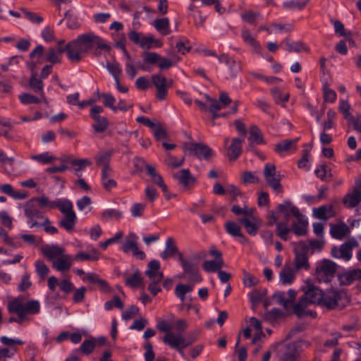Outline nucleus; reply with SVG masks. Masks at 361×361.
I'll return each instance as SVG.
<instances>
[{
  "label": "nucleus",
  "mask_w": 361,
  "mask_h": 361,
  "mask_svg": "<svg viewBox=\"0 0 361 361\" xmlns=\"http://www.w3.org/2000/svg\"><path fill=\"white\" fill-rule=\"evenodd\" d=\"M97 36L93 33L81 35L68 43L67 58L72 63L80 62L83 57L93 48V42Z\"/></svg>",
  "instance_id": "nucleus-1"
},
{
  "label": "nucleus",
  "mask_w": 361,
  "mask_h": 361,
  "mask_svg": "<svg viewBox=\"0 0 361 361\" xmlns=\"http://www.w3.org/2000/svg\"><path fill=\"white\" fill-rule=\"evenodd\" d=\"M42 199H47V197L44 196L33 197L24 205L25 215L27 219V224H30V228L42 227L41 224L37 222V219H44L41 209L48 207V205L42 204L41 200Z\"/></svg>",
  "instance_id": "nucleus-2"
},
{
  "label": "nucleus",
  "mask_w": 361,
  "mask_h": 361,
  "mask_svg": "<svg viewBox=\"0 0 361 361\" xmlns=\"http://www.w3.org/2000/svg\"><path fill=\"white\" fill-rule=\"evenodd\" d=\"M321 306L328 310L343 309L347 306L350 300L344 291L336 289H328L323 292Z\"/></svg>",
  "instance_id": "nucleus-3"
},
{
  "label": "nucleus",
  "mask_w": 361,
  "mask_h": 361,
  "mask_svg": "<svg viewBox=\"0 0 361 361\" xmlns=\"http://www.w3.org/2000/svg\"><path fill=\"white\" fill-rule=\"evenodd\" d=\"M337 264L333 261L324 259L316 267L314 276L319 283H329L334 278Z\"/></svg>",
  "instance_id": "nucleus-4"
},
{
  "label": "nucleus",
  "mask_w": 361,
  "mask_h": 361,
  "mask_svg": "<svg viewBox=\"0 0 361 361\" xmlns=\"http://www.w3.org/2000/svg\"><path fill=\"white\" fill-rule=\"evenodd\" d=\"M293 252L294 269L298 271L301 269L309 270L310 268L307 253L310 250L309 245L304 241L294 243Z\"/></svg>",
  "instance_id": "nucleus-5"
},
{
  "label": "nucleus",
  "mask_w": 361,
  "mask_h": 361,
  "mask_svg": "<svg viewBox=\"0 0 361 361\" xmlns=\"http://www.w3.org/2000/svg\"><path fill=\"white\" fill-rule=\"evenodd\" d=\"M263 175L267 184L276 193L283 192V186L281 180L283 178L279 172H276V166L274 164L267 163L264 165Z\"/></svg>",
  "instance_id": "nucleus-6"
},
{
  "label": "nucleus",
  "mask_w": 361,
  "mask_h": 361,
  "mask_svg": "<svg viewBox=\"0 0 361 361\" xmlns=\"http://www.w3.org/2000/svg\"><path fill=\"white\" fill-rule=\"evenodd\" d=\"M183 150L185 154L194 155L199 159L203 158L206 160L210 159L214 155L213 150L202 142H186L183 146Z\"/></svg>",
  "instance_id": "nucleus-7"
},
{
  "label": "nucleus",
  "mask_w": 361,
  "mask_h": 361,
  "mask_svg": "<svg viewBox=\"0 0 361 361\" xmlns=\"http://www.w3.org/2000/svg\"><path fill=\"white\" fill-rule=\"evenodd\" d=\"M300 344L291 342L281 347L277 353L279 361H297L300 357Z\"/></svg>",
  "instance_id": "nucleus-8"
},
{
  "label": "nucleus",
  "mask_w": 361,
  "mask_h": 361,
  "mask_svg": "<svg viewBox=\"0 0 361 361\" xmlns=\"http://www.w3.org/2000/svg\"><path fill=\"white\" fill-rule=\"evenodd\" d=\"M357 241L354 238H350L339 247H333L331 251V256L334 258H341L345 261H349L352 258V250L358 247Z\"/></svg>",
  "instance_id": "nucleus-9"
},
{
  "label": "nucleus",
  "mask_w": 361,
  "mask_h": 361,
  "mask_svg": "<svg viewBox=\"0 0 361 361\" xmlns=\"http://www.w3.org/2000/svg\"><path fill=\"white\" fill-rule=\"evenodd\" d=\"M304 294L302 298L309 305L314 304L321 306L323 292L320 288L313 284L307 282L306 287L303 288Z\"/></svg>",
  "instance_id": "nucleus-10"
},
{
  "label": "nucleus",
  "mask_w": 361,
  "mask_h": 361,
  "mask_svg": "<svg viewBox=\"0 0 361 361\" xmlns=\"http://www.w3.org/2000/svg\"><path fill=\"white\" fill-rule=\"evenodd\" d=\"M152 82L157 89V98L164 100L168 93L166 78L161 74H154L152 75Z\"/></svg>",
  "instance_id": "nucleus-11"
},
{
  "label": "nucleus",
  "mask_w": 361,
  "mask_h": 361,
  "mask_svg": "<svg viewBox=\"0 0 361 361\" xmlns=\"http://www.w3.org/2000/svg\"><path fill=\"white\" fill-rule=\"evenodd\" d=\"M41 201L42 205H48L49 209L58 208L63 214L75 212L72 202L67 199L49 201L47 197V199H42Z\"/></svg>",
  "instance_id": "nucleus-12"
},
{
  "label": "nucleus",
  "mask_w": 361,
  "mask_h": 361,
  "mask_svg": "<svg viewBox=\"0 0 361 361\" xmlns=\"http://www.w3.org/2000/svg\"><path fill=\"white\" fill-rule=\"evenodd\" d=\"M183 272L180 277L184 278L186 276L190 282L193 283H199L202 281V276L199 274V269L197 264L190 261L182 267Z\"/></svg>",
  "instance_id": "nucleus-13"
},
{
  "label": "nucleus",
  "mask_w": 361,
  "mask_h": 361,
  "mask_svg": "<svg viewBox=\"0 0 361 361\" xmlns=\"http://www.w3.org/2000/svg\"><path fill=\"white\" fill-rule=\"evenodd\" d=\"M196 338H186L183 335H180L173 341H166V345H169L172 349H175L183 357H185L183 349L190 345L196 341Z\"/></svg>",
  "instance_id": "nucleus-14"
},
{
  "label": "nucleus",
  "mask_w": 361,
  "mask_h": 361,
  "mask_svg": "<svg viewBox=\"0 0 361 361\" xmlns=\"http://www.w3.org/2000/svg\"><path fill=\"white\" fill-rule=\"evenodd\" d=\"M172 177L178 181V184L183 185L185 189L190 188L196 182V178L192 176L190 170L188 169H184L173 173Z\"/></svg>",
  "instance_id": "nucleus-15"
},
{
  "label": "nucleus",
  "mask_w": 361,
  "mask_h": 361,
  "mask_svg": "<svg viewBox=\"0 0 361 361\" xmlns=\"http://www.w3.org/2000/svg\"><path fill=\"white\" fill-rule=\"evenodd\" d=\"M14 305L18 307L26 315L27 314H36L39 312L40 304L37 300H31L23 304L22 300L19 298H15L11 301Z\"/></svg>",
  "instance_id": "nucleus-16"
},
{
  "label": "nucleus",
  "mask_w": 361,
  "mask_h": 361,
  "mask_svg": "<svg viewBox=\"0 0 361 361\" xmlns=\"http://www.w3.org/2000/svg\"><path fill=\"white\" fill-rule=\"evenodd\" d=\"M361 202V180H357L352 193H348L343 199V203L350 208L356 207Z\"/></svg>",
  "instance_id": "nucleus-17"
},
{
  "label": "nucleus",
  "mask_w": 361,
  "mask_h": 361,
  "mask_svg": "<svg viewBox=\"0 0 361 361\" xmlns=\"http://www.w3.org/2000/svg\"><path fill=\"white\" fill-rule=\"evenodd\" d=\"M277 212L281 214L286 220H288L292 216L296 217L300 212L298 208L290 200H286L277 206Z\"/></svg>",
  "instance_id": "nucleus-18"
},
{
  "label": "nucleus",
  "mask_w": 361,
  "mask_h": 361,
  "mask_svg": "<svg viewBox=\"0 0 361 361\" xmlns=\"http://www.w3.org/2000/svg\"><path fill=\"white\" fill-rule=\"evenodd\" d=\"M341 286H348L355 281L361 280V269H355L345 271L338 276Z\"/></svg>",
  "instance_id": "nucleus-19"
},
{
  "label": "nucleus",
  "mask_w": 361,
  "mask_h": 361,
  "mask_svg": "<svg viewBox=\"0 0 361 361\" xmlns=\"http://www.w3.org/2000/svg\"><path fill=\"white\" fill-rule=\"evenodd\" d=\"M296 221L291 225V231L298 236L305 235L307 233L308 221L301 213L297 216Z\"/></svg>",
  "instance_id": "nucleus-20"
},
{
  "label": "nucleus",
  "mask_w": 361,
  "mask_h": 361,
  "mask_svg": "<svg viewBox=\"0 0 361 361\" xmlns=\"http://www.w3.org/2000/svg\"><path fill=\"white\" fill-rule=\"evenodd\" d=\"M157 328L160 332L165 334L164 336L162 338V341L165 344L166 341H173V339L181 335L180 334H175L174 333H173L171 331L173 328L172 324L165 320L159 322L157 324Z\"/></svg>",
  "instance_id": "nucleus-21"
},
{
  "label": "nucleus",
  "mask_w": 361,
  "mask_h": 361,
  "mask_svg": "<svg viewBox=\"0 0 361 361\" xmlns=\"http://www.w3.org/2000/svg\"><path fill=\"white\" fill-rule=\"evenodd\" d=\"M225 230L233 237L240 238V242L243 244H246L248 240L247 238L243 234L240 226L234 221H228L224 224Z\"/></svg>",
  "instance_id": "nucleus-22"
},
{
  "label": "nucleus",
  "mask_w": 361,
  "mask_h": 361,
  "mask_svg": "<svg viewBox=\"0 0 361 361\" xmlns=\"http://www.w3.org/2000/svg\"><path fill=\"white\" fill-rule=\"evenodd\" d=\"M244 141L243 137H234L228 147V159L231 161L236 160L242 153L241 144Z\"/></svg>",
  "instance_id": "nucleus-23"
},
{
  "label": "nucleus",
  "mask_w": 361,
  "mask_h": 361,
  "mask_svg": "<svg viewBox=\"0 0 361 361\" xmlns=\"http://www.w3.org/2000/svg\"><path fill=\"white\" fill-rule=\"evenodd\" d=\"M73 259L71 255L63 254L53 262V267L59 271H68L72 266Z\"/></svg>",
  "instance_id": "nucleus-24"
},
{
  "label": "nucleus",
  "mask_w": 361,
  "mask_h": 361,
  "mask_svg": "<svg viewBox=\"0 0 361 361\" xmlns=\"http://www.w3.org/2000/svg\"><path fill=\"white\" fill-rule=\"evenodd\" d=\"M82 280L87 281L92 283H97L102 292L110 293L112 290L108 283L105 280L100 279L94 273H88Z\"/></svg>",
  "instance_id": "nucleus-25"
},
{
  "label": "nucleus",
  "mask_w": 361,
  "mask_h": 361,
  "mask_svg": "<svg viewBox=\"0 0 361 361\" xmlns=\"http://www.w3.org/2000/svg\"><path fill=\"white\" fill-rule=\"evenodd\" d=\"M61 161L64 163L71 164L72 166H75L74 169L75 174L80 177L81 176L80 171L84 169L86 166H90L91 161L87 159H73L71 157L61 159Z\"/></svg>",
  "instance_id": "nucleus-26"
},
{
  "label": "nucleus",
  "mask_w": 361,
  "mask_h": 361,
  "mask_svg": "<svg viewBox=\"0 0 361 361\" xmlns=\"http://www.w3.org/2000/svg\"><path fill=\"white\" fill-rule=\"evenodd\" d=\"M297 271L290 264H285L281 269L279 277L283 284H290L295 279Z\"/></svg>",
  "instance_id": "nucleus-27"
},
{
  "label": "nucleus",
  "mask_w": 361,
  "mask_h": 361,
  "mask_svg": "<svg viewBox=\"0 0 361 361\" xmlns=\"http://www.w3.org/2000/svg\"><path fill=\"white\" fill-rule=\"evenodd\" d=\"M248 147L252 149L255 145L264 143L262 134L256 126H252L250 128V136L247 139Z\"/></svg>",
  "instance_id": "nucleus-28"
},
{
  "label": "nucleus",
  "mask_w": 361,
  "mask_h": 361,
  "mask_svg": "<svg viewBox=\"0 0 361 361\" xmlns=\"http://www.w3.org/2000/svg\"><path fill=\"white\" fill-rule=\"evenodd\" d=\"M77 221L78 218L75 212H69L68 214H63V217L59 221V225L64 228L66 231L70 232L73 230Z\"/></svg>",
  "instance_id": "nucleus-29"
},
{
  "label": "nucleus",
  "mask_w": 361,
  "mask_h": 361,
  "mask_svg": "<svg viewBox=\"0 0 361 361\" xmlns=\"http://www.w3.org/2000/svg\"><path fill=\"white\" fill-rule=\"evenodd\" d=\"M330 233L336 239H343L350 233V229L345 223L331 224Z\"/></svg>",
  "instance_id": "nucleus-30"
},
{
  "label": "nucleus",
  "mask_w": 361,
  "mask_h": 361,
  "mask_svg": "<svg viewBox=\"0 0 361 361\" xmlns=\"http://www.w3.org/2000/svg\"><path fill=\"white\" fill-rule=\"evenodd\" d=\"M42 252L44 257L51 260L62 255L64 253V249L56 245H46L42 248Z\"/></svg>",
  "instance_id": "nucleus-31"
},
{
  "label": "nucleus",
  "mask_w": 361,
  "mask_h": 361,
  "mask_svg": "<svg viewBox=\"0 0 361 361\" xmlns=\"http://www.w3.org/2000/svg\"><path fill=\"white\" fill-rule=\"evenodd\" d=\"M148 278L150 280V282L148 285V290L151 293V294L155 296L161 290L160 286H159V283L163 280L164 274L163 273H157L155 275L148 276Z\"/></svg>",
  "instance_id": "nucleus-32"
},
{
  "label": "nucleus",
  "mask_w": 361,
  "mask_h": 361,
  "mask_svg": "<svg viewBox=\"0 0 361 361\" xmlns=\"http://www.w3.org/2000/svg\"><path fill=\"white\" fill-rule=\"evenodd\" d=\"M281 44H284L286 46V50L288 52H297L300 53L302 51H309V48L302 42H292L290 39H285Z\"/></svg>",
  "instance_id": "nucleus-33"
},
{
  "label": "nucleus",
  "mask_w": 361,
  "mask_h": 361,
  "mask_svg": "<svg viewBox=\"0 0 361 361\" xmlns=\"http://www.w3.org/2000/svg\"><path fill=\"white\" fill-rule=\"evenodd\" d=\"M239 223L244 226L248 234L255 235L257 233L259 227V222L257 220L252 221L247 217H243L239 219Z\"/></svg>",
  "instance_id": "nucleus-34"
},
{
  "label": "nucleus",
  "mask_w": 361,
  "mask_h": 361,
  "mask_svg": "<svg viewBox=\"0 0 361 361\" xmlns=\"http://www.w3.org/2000/svg\"><path fill=\"white\" fill-rule=\"evenodd\" d=\"M153 25L155 29L163 35L171 33L170 23L168 18H157L154 20Z\"/></svg>",
  "instance_id": "nucleus-35"
},
{
  "label": "nucleus",
  "mask_w": 361,
  "mask_h": 361,
  "mask_svg": "<svg viewBox=\"0 0 361 361\" xmlns=\"http://www.w3.org/2000/svg\"><path fill=\"white\" fill-rule=\"evenodd\" d=\"M241 37L243 41L249 44L256 53H260L262 47L259 42L251 35L247 29H243Z\"/></svg>",
  "instance_id": "nucleus-36"
},
{
  "label": "nucleus",
  "mask_w": 361,
  "mask_h": 361,
  "mask_svg": "<svg viewBox=\"0 0 361 361\" xmlns=\"http://www.w3.org/2000/svg\"><path fill=\"white\" fill-rule=\"evenodd\" d=\"M298 138L294 140H285L275 145V152L281 154L283 152H288L291 149H296V143Z\"/></svg>",
  "instance_id": "nucleus-37"
},
{
  "label": "nucleus",
  "mask_w": 361,
  "mask_h": 361,
  "mask_svg": "<svg viewBox=\"0 0 361 361\" xmlns=\"http://www.w3.org/2000/svg\"><path fill=\"white\" fill-rule=\"evenodd\" d=\"M90 253L78 252L75 255L73 259L78 262L82 261H97L99 257V252L96 248L90 250Z\"/></svg>",
  "instance_id": "nucleus-38"
},
{
  "label": "nucleus",
  "mask_w": 361,
  "mask_h": 361,
  "mask_svg": "<svg viewBox=\"0 0 361 361\" xmlns=\"http://www.w3.org/2000/svg\"><path fill=\"white\" fill-rule=\"evenodd\" d=\"M224 265L223 259L219 260H207L202 264V269L208 273L216 272L221 269Z\"/></svg>",
  "instance_id": "nucleus-39"
},
{
  "label": "nucleus",
  "mask_w": 361,
  "mask_h": 361,
  "mask_svg": "<svg viewBox=\"0 0 361 361\" xmlns=\"http://www.w3.org/2000/svg\"><path fill=\"white\" fill-rule=\"evenodd\" d=\"M310 0H290L283 3V8L286 10H302Z\"/></svg>",
  "instance_id": "nucleus-40"
},
{
  "label": "nucleus",
  "mask_w": 361,
  "mask_h": 361,
  "mask_svg": "<svg viewBox=\"0 0 361 361\" xmlns=\"http://www.w3.org/2000/svg\"><path fill=\"white\" fill-rule=\"evenodd\" d=\"M122 216L123 212L121 210L116 209H108L101 214V219L105 222L110 220L118 221Z\"/></svg>",
  "instance_id": "nucleus-41"
},
{
  "label": "nucleus",
  "mask_w": 361,
  "mask_h": 361,
  "mask_svg": "<svg viewBox=\"0 0 361 361\" xmlns=\"http://www.w3.org/2000/svg\"><path fill=\"white\" fill-rule=\"evenodd\" d=\"M227 195L231 196V202H237L238 198L243 201L247 200L246 196L240 191V190L234 185H227Z\"/></svg>",
  "instance_id": "nucleus-42"
},
{
  "label": "nucleus",
  "mask_w": 361,
  "mask_h": 361,
  "mask_svg": "<svg viewBox=\"0 0 361 361\" xmlns=\"http://www.w3.org/2000/svg\"><path fill=\"white\" fill-rule=\"evenodd\" d=\"M314 216L319 219L326 220L334 215L331 206L324 205L314 209Z\"/></svg>",
  "instance_id": "nucleus-43"
},
{
  "label": "nucleus",
  "mask_w": 361,
  "mask_h": 361,
  "mask_svg": "<svg viewBox=\"0 0 361 361\" xmlns=\"http://www.w3.org/2000/svg\"><path fill=\"white\" fill-rule=\"evenodd\" d=\"M124 277L126 285L130 288L138 287L142 283V278L138 269H136L132 276H127L126 274H125Z\"/></svg>",
  "instance_id": "nucleus-44"
},
{
  "label": "nucleus",
  "mask_w": 361,
  "mask_h": 361,
  "mask_svg": "<svg viewBox=\"0 0 361 361\" xmlns=\"http://www.w3.org/2000/svg\"><path fill=\"white\" fill-rule=\"evenodd\" d=\"M94 123L92 125V128L97 133L104 132L109 126V122L106 118L101 116L91 117Z\"/></svg>",
  "instance_id": "nucleus-45"
},
{
  "label": "nucleus",
  "mask_w": 361,
  "mask_h": 361,
  "mask_svg": "<svg viewBox=\"0 0 361 361\" xmlns=\"http://www.w3.org/2000/svg\"><path fill=\"white\" fill-rule=\"evenodd\" d=\"M147 173L151 177L152 181L158 186H164L163 178L160 174L156 171V169L150 165L146 164L145 166Z\"/></svg>",
  "instance_id": "nucleus-46"
},
{
  "label": "nucleus",
  "mask_w": 361,
  "mask_h": 361,
  "mask_svg": "<svg viewBox=\"0 0 361 361\" xmlns=\"http://www.w3.org/2000/svg\"><path fill=\"white\" fill-rule=\"evenodd\" d=\"M176 252H178V248L174 243L173 239L172 238H169L166 240V249L160 255L161 258L166 259Z\"/></svg>",
  "instance_id": "nucleus-47"
},
{
  "label": "nucleus",
  "mask_w": 361,
  "mask_h": 361,
  "mask_svg": "<svg viewBox=\"0 0 361 361\" xmlns=\"http://www.w3.org/2000/svg\"><path fill=\"white\" fill-rule=\"evenodd\" d=\"M291 231L288 226L287 222H279L276 223V235L283 240H288V233Z\"/></svg>",
  "instance_id": "nucleus-48"
},
{
  "label": "nucleus",
  "mask_w": 361,
  "mask_h": 361,
  "mask_svg": "<svg viewBox=\"0 0 361 361\" xmlns=\"http://www.w3.org/2000/svg\"><path fill=\"white\" fill-rule=\"evenodd\" d=\"M42 79L41 77L38 78L37 74H32V76L30 77L29 80V85L30 87L35 92H43V87L44 83L42 82Z\"/></svg>",
  "instance_id": "nucleus-49"
},
{
  "label": "nucleus",
  "mask_w": 361,
  "mask_h": 361,
  "mask_svg": "<svg viewBox=\"0 0 361 361\" xmlns=\"http://www.w3.org/2000/svg\"><path fill=\"white\" fill-rule=\"evenodd\" d=\"M193 287L187 284H178L175 288V295L181 300L184 302L185 300V295L192 290Z\"/></svg>",
  "instance_id": "nucleus-50"
},
{
  "label": "nucleus",
  "mask_w": 361,
  "mask_h": 361,
  "mask_svg": "<svg viewBox=\"0 0 361 361\" xmlns=\"http://www.w3.org/2000/svg\"><path fill=\"white\" fill-rule=\"evenodd\" d=\"M66 18V25L71 30H75L80 27V24L78 22V17L74 15L71 11H68L65 13Z\"/></svg>",
  "instance_id": "nucleus-51"
},
{
  "label": "nucleus",
  "mask_w": 361,
  "mask_h": 361,
  "mask_svg": "<svg viewBox=\"0 0 361 361\" xmlns=\"http://www.w3.org/2000/svg\"><path fill=\"white\" fill-rule=\"evenodd\" d=\"M267 294L265 288H257L249 293L250 301L252 304H257L262 301Z\"/></svg>",
  "instance_id": "nucleus-52"
},
{
  "label": "nucleus",
  "mask_w": 361,
  "mask_h": 361,
  "mask_svg": "<svg viewBox=\"0 0 361 361\" xmlns=\"http://www.w3.org/2000/svg\"><path fill=\"white\" fill-rule=\"evenodd\" d=\"M137 236L135 233H130L128 236V240L123 244L121 250L125 253H128L134 248L137 244Z\"/></svg>",
  "instance_id": "nucleus-53"
},
{
  "label": "nucleus",
  "mask_w": 361,
  "mask_h": 361,
  "mask_svg": "<svg viewBox=\"0 0 361 361\" xmlns=\"http://www.w3.org/2000/svg\"><path fill=\"white\" fill-rule=\"evenodd\" d=\"M241 62L235 60L232 61L228 65V71L227 73V78L233 79L241 71Z\"/></svg>",
  "instance_id": "nucleus-54"
},
{
  "label": "nucleus",
  "mask_w": 361,
  "mask_h": 361,
  "mask_svg": "<svg viewBox=\"0 0 361 361\" xmlns=\"http://www.w3.org/2000/svg\"><path fill=\"white\" fill-rule=\"evenodd\" d=\"M62 56L54 48H49L46 54V60L51 64L60 63Z\"/></svg>",
  "instance_id": "nucleus-55"
},
{
  "label": "nucleus",
  "mask_w": 361,
  "mask_h": 361,
  "mask_svg": "<svg viewBox=\"0 0 361 361\" xmlns=\"http://www.w3.org/2000/svg\"><path fill=\"white\" fill-rule=\"evenodd\" d=\"M7 309L10 313H15L17 314L16 322L18 324H21L23 321L26 319V314L18 307H16L12 302H9L8 303Z\"/></svg>",
  "instance_id": "nucleus-56"
},
{
  "label": "nucleus",
  "mask_w": 361,
  "mask_h": 361,
  "mask_svg": "<svg viewBox=\"0 0 361 361\" xmlns=\"http://www.w3.org/2000/svg\"><path fill=\"white\" fill-rule=\"evenodd\" d=\"M31 158L44 164H50L56 159L55 157L51 155L50 153L48 152L39 154L33 155Z\"/></svg>",
  "instance_id": "nucleus-57"
},
{
  "label": "nucleus",
  "mask_w": 361,
  "mask_h": 361,
  "mask_svg": "<svg viewBox=\"0 0 361 361\" xmlns=\"http://www.w3.org/2000/svg\"><path fill=\"white\" fill-rule=\"evenodd\" d=\"M260 17L261 14L259 12H253L252 11H247L241 14L242 19L252 25H255L257 19Z\"/></svg>",
  "instance_id": "nucleus-58"
},
{
  "label": "nucleus",
  "mask_w": 361,
  "mask_h": 361,
  "mask_svg": "<svg viewBox=\"0 0 361 361\" xmlns=\"http://www.w3.org/2000/svg\"><path fill=\"white\" fill-rule=\"evenodd\" d=\"M160 269V263L157 259L151 260L147 264V269L145 271V274L147 276H151L152 275H155L157 273H163L159 271Z\"/></svg>",
  "instance_id": "nucleus-59"
},
{
  "label": "nucleus",
  "mask_w": 361,
  "mask_h": 361,
  "mask_svg": "<svg viewBox=\"0 0 361 361\" xmlns=\"http://www.w3.org/2000/svg\"><path fill=\"white\" fill-rule=\"evenodd\" d=\"M35 269L37 275L42 279H44L49 274V269L44 264V262L42 260L36 261L35 264Z\"/></svg>",
  "instance_id": "nucleus-60"
},
{
  "label": "nucleus",
  "mask_w": 361,
  "mask_h": 361,
  "mask_svg": "<svg viewBox=\"0 0 361 361\" xmlns=\"http://www.w3.org/2000/svg\"><path fill=\"white\" fill-rule=\"evenodd\" d=\"M95 346V339L91 338L83 341L80 347V350L82 353L89 355L93 351Z\"/></svg>",
  "instance_id": "nucleus-61"
},
{
  "label": "nucleus",
  "mask_w": 361,
  "mask_h": 361,
  "mask_svg": "<svg viewBox=\"0 0 361 361\" xmlns=\"http://www.w3.org/2000/svg\"><path fill=\"white\" fill-rule=\"evenodd\" d=\"M20 102L23 104H38L40 99L31 94L23 93L18 96Z\"/></svg>",
  "instance_id": "nucleus-62"
},
{
  "label": "nucleus",
  "mask_w": 361,
  "mask_h": 361,
  "mask_svg": "<svg viewBox=\"0 0 361 361\" xmlns=\"http://www.w3.org/2000/svg\"><path fill=\"white\" fill-rule=\"evenodd\" d=\"M241 180L244 184L258 183L259 178L255 175V173L245 171L241 175Z\"/></svg>",
  "instance_id": "nucleus-63"
},
{
  "label": "nucleus",
  "mask_w": 361,
  "mask_h": 361,
  "mask_svg": "<svg viewBox=\"0 0 361 361\" xmlns=\"http://www.w3.org/2000/svg\"><path fill=\"white\" fill-rule=\"evenodd\" d=\"M101 97L104 99L103 104L106 107L109 108L113 111H116V108L114 105L116 99L111 94L102 93Z\"/></svg>",
  "instance_id": "nucleus-64"
}]
</instances>
